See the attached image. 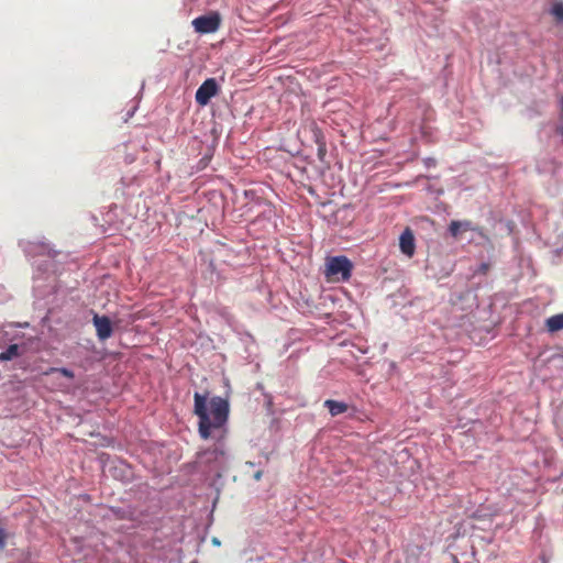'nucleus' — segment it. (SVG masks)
<instances>
[{
  "mask_svg": "<svg viewBox=\"0 0 563 563\" xmlns=\"http://www.w3.org/2000/svg\"><path fill=\"white\" fill-rule=\"evenodd\" d=\"M194 401V412L199 418V434L202 439L207 440L210 438L211 428H221L227 422L229 416V402L219 396L212 397L209 401V412L207 407V396L195 393Z\"/></svg>",
  "mask_w": 563,
  "mask_h": 563,
  "instance_id": "obj_1",
  "label": "nucleus"
},
{
  "mask_svg": "<svg viewBox=\"0 0 563 563\" xmlns=\"http://www.w3.org/2000/svg\"><path fill=\"white\" fill-rule=\"evenodd\" d=\"M353 265L346 256H333L325 264V277L330 282H346L352 274Z\"/></svg>",
  "mask_w": 563,
  "mask_h": 563,
  "instance_id": "obj_2",
  "label": "nucleus"
},
{
  "mask_svg": "<svg viewBox=\"0 0 563 563\" xmlns=\"http://www.w3.org/2000/svg\"><path fill=\"white\" fill-rule=\"evenodd\" d=\"M221 24V16L218 12L200 15L192 21V26L197 33L209 34L218 31Z\"/></svg>",
  "mask_w": 563,
  "mask_h": 563,
  "instance_id": "obj_3",
  "label": "nucleus"
},
{
  "mask_svg": "<svg viewBox=\"0 0 563 563\" xmlns=\"http://www.w3.org/2000/svg\"><path fill=\"white\" fill-rule=\"evenodd\" d=\"M219 92V86L214 78L206 79L196 91V102L199 106H207L211 98Z\"/></svg>",
  "mask_w": 563,
  "mask_h": 563,
  "instance_id": "obj_4",
  "label": "nucleus"
},
{
  "mask_svg": "<svg viewBox=\"0 0 563 563\" xmlns=\"http://www.w3.org/2000/svg\"><path fill=\"white\" fill-rule=\"evenodd\" d=\"M92 322L99 340L104 341L112 335V323L107 316L95 314Z\"/></svg>",
  "mask_w": 563,
  "mask_h": 563,
  "instance_id": "obj_5",
  "label": "nucleus"
},
{
  "mask_svg": "<svg viewBox=\"0 0 563 563\" xmlns=\"http://www.w3.org/2000/svg\"><path fill=\"white\" fill-rule=\"evenodd\" d=\"M399 246L401 252L411 257L415 253L416 244H415V236L412 231L407 228L400 235L399 239Z\"/></svg>",
  "mask_w": 563,
  "mask_h": 563,
  "instance_id": "obj_6",
  "label": "nucleus"
},
{
  "mask_svg": "<svg viewBox=\"0 0 563 563\" xmlns=\"http://www.w3.org/2000/svg\"><path fill=\"white\" fill-rule=\"evenodd\" d=\"M474 230L472 222L468 220H453L449 224V232L454 238L457 239L462 233Z\"/></svg>",
  "mask_w": 563,
  "mask_h": 563,
  "instance_id": "obj_7",
  "label": "nucleus"
},
{
  "mask_svg": "<svg viewBox=\"0 0 563 563\" xmlns=\"http://www.w3.org/2000/svg\"><path fill=\"white\" fill-rule=\"evenodd\" d=\"M547 330L551 333L563 330V313L554 314L545 320Z\"/></svg>",
  "mask_w": 563,
  "mask_h": 563,
  "instance_id": "obj_8",
  "label": "nucleus"
},
{
  "mask_svg": "<svg viewBox=\"0 0 563 563\" xmlns=\"http://www.w3.org/2000/svg\"><path fill=\"white\" fill-rule=\"evenodd\" d=\"M324 406L328 408L330 415L333 417L344 413L347 410L346 404L332 399L325 400Z\"/></svg>",
  "mask_w": 563,
  "mask_h": 563,
  "instance_id": "obj_9",
  "label": "nucleus"
},
{
  "mask_svg": "<svg viewBox=\"0 0 563 563\" xmlns=\"http://www.w3.org/2000/svg\"><path fill=\"white\" fill-rule=\"evenodd\" d=\"M200 459L206 462L217 461L219 456H223L224 452L221 449L213 448L201 452Z\"/></svg>",
  "mask_w": 563,
  "mask_h": 563,
  "instance_id": "obj_10",
  "label": "nucleus"
},
{
  "mask_svg": "<svg viewBox=\"0 0 563 563\" xmlns=\"http://www.w3.org/2000/svg\"><path fill=\"white\" fill-rule=\"evenodd\" d=\"M16 356H19V345L11 344L5 351L0 353V361H10Z\"/></svg>",
  "mask_w": 563,
  "mask_h": 563,
  "instance_id": "obj_11",
  "label": "nucleus"
},
{
  "mask_svg": "<svg viewBox=\"0 0 563 563\" xmlns=\"http://www.w3.org/2000/svg\"><path fill=\"white\" fill-rule=\"evenodd\" d=\"M550 13L554 16L556 22H563V3L562 2H555Z\"/></svg>",
  "mask_w": 563,
  "mask_h": 563,
  "instance_id": "obj_12",
  "label": "nucleus"
},
{
  "mask_svg": "<svg viewBox=\"0 0 563 563\" xmlns=\"http://www.w3.org/2000/svg\"><path fill=\"white\" fill-rule=\"evenodd\" d=\"M52 373H59L69 379H73L75 376L70 369L65 368V367H60V368L59 367H51L46 372H44V375H49Z\"/></svg>",
  "mask_w": 563,
  "mask_h": 563,
  "instance_id": "obj_13",
  "label": "nucleus"
},
{
  "mask_svg": "<svg viewBox=\"0 0 563 563\" xmlns=\"http://www.w3.org/2000/svg\"><path fill=\"white\" fill-rule=\"evenodd\" d=\"M7 532L3 528H0V550L4 549L5 547V540H7Z\"/></svg>",
  "mask_w": 563,
  "mask_h": 563,
  "instance_id": "obj_14",
  "label": "nucleus"
},
{
  "mask_svg": "<svg viewBox=\"0 0 563 563\" xmlns=\"http://www.w3.org/2000/svg\"><path fill=\"white\" fill-rule=\"evenodd\" d=\"M488 271H489V264H487V263H483V264H481V266L478 267L477 273H478V274H482V275H485V274H487V272H488Z\"/></svg>",
  "mask_w": 563,
  "mask_h": 563,
  "instance_id": "obj_15",
  "label": "nucleus"
},
{
  "mask_svg": "<svg viewBox=\"0 0 563 563\" xmlns=\"http://www.w3.org/2000/svg\"><path fill=\"white\" fill-rule=\"evenodd\" d=\"M558 132L563 135V118L560 115V124L558 126Z\"/></svg>",
  "mask_w": 563,
  "mask_h": 563,
  "instance_id": "obj_16",
  "label": "nucleus"
},
{
  "mask_svg": "<svg viewBox=\"0 0 563 563\" xmlns=\"http://www.w3.org/2000/svg\"><path fill=\"white\" fill-rule=\"evenodd\" d=\"M262 476H263V471H257V472L254 474V476H253V477H254V479H255V481H257V482H258V481H261Z\"/></svg>",
  "mask_w": 563,
  "mask_h": 563,
  "instance_id": "obj_17",
  "label": "nucleus"
},
{
  "mask_svg": "<svg viewBox=\"0 0 563 563\" xmlns=\"http://www.w3.org/2000/svg\"><path fill=\"white\" fill-rule=\"evenodd\" d=\"M325 153V147H324V144L320 145L319 146V157L321 158Z\"/></svg>",
  "mask_w": 563,
  "mask_h": 563,
  "instance_id": "obj_18",
  "label": "nucleus"
},
{
  "mask_svg": "<svg viewBox=\"0 0 563 563\" xmlns=\"http://www.w3.org/2000/svg\"><path fill=\"white\" fill-rule=\"evenodd\" d=\"M561 117L563 118V97L561 98Z\"/></svg>",
  "mask_w": 563,
  "mask_h": 563,
  "instance_id": "obj_19",
  "label": "nucleus"
}]
</instances>
